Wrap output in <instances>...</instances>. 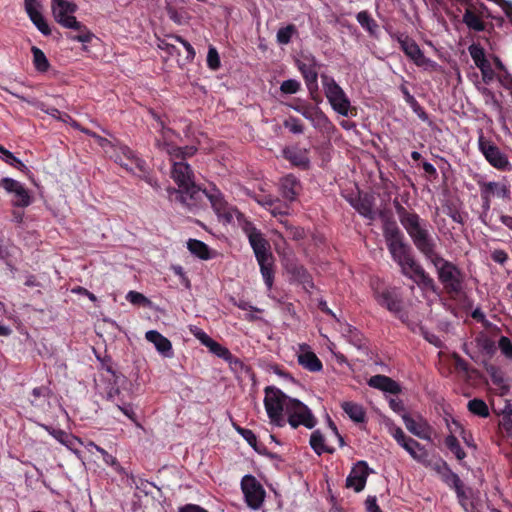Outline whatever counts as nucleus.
Masks as SVG:
<instances>
[{
	"label": "nucleus",
	"instance_id": "nucleus-1",
	"mask_svg": "<svg viewBox=\"0 0 512 512\" xmlns=\"http://www.w3.org/2000/svg\"><path fill=\"white\" fill-rule=\"evenodd\" d=\"M383 236L392 259L400 266L401 272L412 279L423 290H435V282L428 273L418 264L411 252V247L397 223L385 219L383 223Z\"/></svg>",
	"mask_w": 512,
	"mask_h": 512
},
{
	"label": "nucleus",
	"instance_id": "nucleus-2",
	"mask_svg": "<svg viewBox=\"0 0 512 512\" xmlns=\"http://www.w3.org/2000/svg\"><path fill=\"white\" fill-rule=\"evenodd\" d=\"M151 115L158 122L161 132V139L156 140V146L170 156L172 163L171 177L178 185V189L195 182L193 171L184 159L194 155L196 148L193 146L178 147L174 145L172 142V138L175 136L174 132L164 127L163 122L156 113L151 111Z\"/></svg>",
	"mask_w": 512,
	"mask_h": 512
},
{
	"label": "nucleus",
	"instance_id": "nucleus-3",
	"mask_svg": "<svg viewBox=\"0 0 512 512\" xmlns=\"http://www.w3.org/2000/svg\"><path fill=\"white\" fill-rule=\"evenodd\" d=\"M395 210L401 225L406 230L415 247L424 256L433 252L436 249V242L430 232V224L416 212L407 210L398 202H395Z\"/></svg>",
	"mask_w": 512,
	"mask_h": 512
},
{
	"label": "nucleus",
	"instance_id": "nucleus-4",
	"mask_svg": "<svg viewBox=\"0 0 512 512\" xmlns=\"http://www.w3.org/2000/svg\"><path fill=\"white\" fill-rule=\"evenodd\" d=\"M425 257L435 267L438 279L447 293L459 294L464 282L462 271L437 253L436 249Z\"/></svg>",
	"mask_w": 512,
	"mask_h": 512
},
{
	"label": "nucleus",
	"instance_id": "nucleus-5",
	"mask_svg": "<svg viewBox=\"0 0 512 512\" xmlns=\"http://www.w3.org/2000/svg\"><path fill=\"white\" fill-rule=\"evenodd\" d=\"M264 393L263 402L270 424L284 427L286 425L285 414L291 397L275 386L266 387Z\"/></svg>",
	"mask_w": 512,
	"mask_h": 512
},
{
	"label": "nucleus",
	"instance_id": "nucleus-6",
	"mask_svg": "<svg viewBox=\"0 0 512 512\" xmlns=\"http://www.w3.org/2000/svg\"><path fill=\"white\" fill-rule=\"evenodd\" d=\"M325 97L331 108L339 115L347 117L352 109L351 101L343 88L328 75H321Z\"/></svg>",
	"mask_w": 512,
	"mask_h": 512
},
{
	"label": "nucleus",
	"instance_id": "nucleus-7",
	"mask_svg": "<svg viewBox=\"0 0 512 512\" xmlns=\"http://www.w3.org/2000/svg\"><path fill=\"white\" fill-rule=\"evenodd\" d=\"M285 418L286 423H288L293 429H296L299 426L312 429L317 424V419L311 409L300 400L292 397L288 402Z\"/></svg>",
	"mask_w": 512,
	"mask_h": 512
},
{
	"label": "nucleus",
	"instance_id": "nucleus-8",
	"mask_svg": "<svg viewBox=\"0 0 512 512\" xmlns=\"http://www.w3.org/2000/svg\"><path fill=\"white\" fill-rule=\"evenodd\" d=\"M96 142L103 149L104 153L119 165L127 166V164H123V159L118 156V152H121L128 160L135 163L140 172L146 171V162L139 158L128 146L118 142H112L102 136H97Z\"/></svg>",
	"mask_w": 512,
	"mask_h": 512
},
{
	"label": "nucleus",
	"instance_id": "nucleus-9",
	"mask_svg": "<svg viewBox=\"0 0 512 512\" xmlns=\"http://www.w3.org/2000/svg\"><path fill=\"white\" fill-rule=\"evenodd\" d=\"M400 45L404 54L418 67L429 70H437L438 64L430 58H427L419 45L407 34L396 33L392 36Z\"/></svg>",
	"mask_w": 512,
	"mask_h": 512
},
{
	"label": "nucleus",
	"instance_id": "nucleus-10",
	"mask_svg": "<svg viewBox=\"0 0 512 512\" xmlns=\"http://www.w3.org/2000/svg\"><path fill=\"white\" fill-rule=\"evenodd\" d=\"M0 188L11 196V205L16 208H26L33 202L31 191L23 183L10 177L0 179Z\"/></svg>",
	"mask_w": 512,
	"mask_h": 512
},
{
	"label": "nucleus",
	"instance_id": "nucleus-11",
	"mask_svg": "<svg viewBox=\"0 0 512 512\" xmlns=\"http://www.w3.org/2000/svg\"><path fill=\"white\" fill-rule=\"evenodd\" d=\"M207 193V199L210 201L211 206L219 219H222L226 223H230L235 217L239 218V216H241L240 212L236 208L227 203L223 194L215 185H210Z\"/></svg>",
	"mask_w": 512,
	"mask_h": 512
},
{
	"label": "nucleus",
	"instance_id": "nucleus-12",
	"mask_svg": "<svg viewBox=\"0 0 512 512\" xmlns=\"http://www.w3.org/2000/svg\"><path fill=\"white\" fill-rule=\"evenodd\" d=\"M478 147L481 153L484 155L485 159L494 168L502 171H510L512 169V165L510 164L507 156L502 153L495 144L487 140L483 135L479 136Z\"/></svg>",
	"mask_w": 512,
	"mask_h": 512
},
{
	"label": "nucleus",
	"instance_id": "nucleus-13",
	"mask_svg": "<svg viewBox=\"0 0 512 512\" xmlns=\"http://www.w3.org/2000/svg\"><path fill=\"white\" fill-rule=\"evenodd\" d=\"M241 489L245 502L252 510H258L263 505L265 490L252 475H245L241 480Z\"/></svg>",
	"mask_w": 512,
	"mask_h": 512
},
{
	"label": "nucleus",
	"instance_id": "nucleus-14",
	"mask_svg": "<svg viewBox=\"0 0 512 512\" xmlns=\"http://www.w3.org/2000/svg\"><path fill=\"white\" fill-rule=\"evenodd\" d=\"M207 192L208 188L201 189L195 182L180 189H173V193L176 194V199L191 211L201 206L204 198H207Z\"/></svg>",
	"mask_w": 512,
	"mask_h": 512
},
{
	"label": "nucleus",
	"instance_id": "nucleus-15",
	"mask_svg": "<svg viewBox=\"0 0 512 512\" xmlns=\"http://www.w3.org/2000/svg\"><path fill=\"white\" fill-rule=\"evenodd\" d=\"M243 229L248 237L257 261L273 257L269 243L260 230L250 222H247Z\"/></svg>",
	"mask_w": 512,
	"mask_h": 512
},
{
	"label": "nucleus",
	"instance_id": "nucleus-16",
	"mask_svg": "<svg viewBox=\"0 0 512 512\" xmlns=\"http://www.w3.org/2000/svg\"><path fill=\"white\" fill-rule=\"evenodd\" d=\"M51 9L55 21L64 28L71 26L76 21L74 13L77 11V5L68 0H51Z\"/></svg>",
	"mask_w": 512,
	"mask_h": 512
},
{
	"label": "nucleus",
	"instance_id": "nucleus-17",
	"mask_svg": "<svg viewBox=\"0 0 512 512\" xmlns=\"http://www.w3.org/2000/svg\"><path fill=\"white\" fill-rule=\"evenodd\" d=\"M373 296L379 305L392 313H399L402 309L401 297L394 288L373 287Z\"/></svg>",
	"mask_w": 512,
	"mask_h": 512
},
{
	"label": "nucleus",
	"instance_id": "nucleus-18",
	"mask_svg": "<svg viewBox=\"0 0 512 512\" xmlns=\"http://www.w3.org/2000/svg\"><path fill=\"white\" fill-rule=\"evenodd\" d=\"M373 470L369 468L366 461L360 460L354 464L346 478V486L355 492H361L366 485L367 478Z\"/></svg>",
	"mask_w": 512,
	"mask_h": 512
},
{
	"label": "nucleus",
	"instance_id": "nucleus-19",
	"mask_svg": "<svg viewBox=\"0 0 512 512\" xmlns=\"http://www.w3.org/2000/svg\"><path fill=\"white\" fill-rule=\"evenodd\" d=\"M296 357L298 364L309 372H320L323 369V364L317 355L313 352L310 345L302 343L298 345L296 350Z\"/></svg>",
	"mask_w": 512,
	"mask_h": 512
},
{
	"label": "nucleus",
	"instance_id": "nucleus-20",
	"mask_svg": "<svg viewBox=\"0 0 512 512\" xmlns=\"http://www.w3.org/2000/svg\"><path fill=\"white\" fill-rule=\"evenodd\" d=\"M297 67L301 72L307 88L312 91L318 88L317 61L313 56H304L296 61Z\"/></svg>",
	"mask_w": 512,
	"mask_h": 512
},
{
	"label": "nucleus",
	"instance_id": "nucleus-21",
	"mask_svg": "<svg viewBox=\"0 0 512 512\" xmlns=\"http://www.w3.org/2000/svg\"><path fill=\"white\" fill-rule=\"evenodd\" d=\"M402 420L407 430L416 437L423 440H431L432 429L428 422L422 417L413 418L408 413L402 414Z\"/></svg>",
	"mask_w": 512,
	"mask_h": 512
},
{
	"label": "nucleus",
	"instance_id": "nucleus-22",
	"mask_svg": "<svg viewBox=\"0 0 512 512\" xmlns=\"http://www.w3.org/2000/svg\"><path fill=\"white\" fill-rule=\"evenodd\" d=\"M24 8L32 23L43 35H50L51 29L41 12V5L37 0H24Z\"/></svg>",
	"mask_w": 512,
	"mask_h": 512
},
{
	"label": "nucleus",
	"instance_id": "nucleus-23",
	"mask_svg": "<svg viewBox=\"0 0 512 512\" xmlns=\"http://www.w3.org/2000/svg\"><path fill=\"white\" fill-rule=\"evenodd\" d=\"M301 191V183L296 176L288 174L279 181V192L283 199L289 203L294 202Z\"/></svg>",
	"mask_w": 512,
	"mask_h": 512
},
{
	"label": "nucleus",
	"instance_id": "nucleus-24",
	"mask_svg": "<svg viewBox=\"0 0 512 512\" xmlns=\"http://www.w3.org/2000/svg\"><path fill=\"white\" fill-rule=\"evenodd\" d=\"M147 341L152 343L155 349L165 358H172L173 348L171 341L156 330H149L145 334Z\"/></svg>",
	"mask_w": 512,
	"mask_h": 512
},
{
	"label": "nucleus",
	"instance_id": "nucleus-25",
	"mask_svg": "<svg viewBox=\"0 0 512 512\" xmlns=\"http://www.w3.org/2000/svg\"><path fill=\"white\" fill-rule=\"evenodd\" d=\"M43 428L59 443L72 451L77 457H80V451L75 448L76 443L83 444V441L80 438L69 434L62 429H54L47 425H43Z\"/></svg>",
	"mask_w": 512,
	"mask_h": 512
},
{
	"label": "nucleus",
	"instance_id": "nucleus-26",
	"mask_svg": "<svg viewBox=\"0 0 512 512\" xmlns=\"http://www.w3.org/2000/svg\"><path fill=\"white\" fill-rule=\"evenodd\" d=\"M368 385L385 393L397 395L401 392L398 382L385 375H375L368 380Z\"/></svg>",
	"mask_w": 512,
	"mask_h": 512
},
{
	"label": "nucleus",
	"instance_id": "nucleus-27",
	"mask_svg": "<svg viewBox=\"0 0 512 512\" xmlns=\"http://www.w3.org/2000/svg\"><path fill=\"white\" fill-rule=\"evenodd\" d=\"M478 185L480 188V191H483L484 194H488L490 196H497L502 199H509L510 198V186L505 182H485V181H478Z\"/></svg>",
	"mask_w": 512,
	"mask_h": 512
},
{
	"label": "nucleus",
	"instance_id": "nucleus-28",
	"mask_svg": "<svg viewBox=\"0 0 512 512\" xmlns=\"http://www.w3.org/2000/svg\"><path fill=\"white\" fill-rule=\"evenodd\" d=\"M97 452H99L102 456V459L104 461V463L108 466H111L113 467V469L115 470V472H117L118 474L120 475H123V476H126L128 478V484L130 486L132 485H135L137 486V483H136V477L133 475V474H129L126 469L124 467L121 466V464L118 462V460L116 459V457H114L113 455L109 454L105 449L103 448H97Z\"/></svg>",
	"mask_w": 512,
	"mask_h": 512
},
{
	"label": "nucleus",
	"instance_id": "nucleus-29",
	"mask_svg": "<svg viewBox=\"0 0 512 512\" xmlns=\"http://www.w3.org/2000/svg\"><path fill=\"white\" fill-rule=\"evenodd\" d=\"M66 29L77 31V34H67V39L71 41H76L85 44L90 43L95 37L92 31L86 25H84L82 22L78 20L73 21L71 26L67 27Z\"/></svg>",
	"mask_w": 512,
	"mask_h": 512
},
{
	"label": "nucleus",
	"instance_id": "nucleus-30",
	"mask_svg": "<svg viewBox=\"0 0 512 512\" xmlns=\"http://www.w3.org/2000/svg\"><path fill=\"white\" fill-rule=\"evenodd\" d=\"M441 469L443 470L442 477L444 482L455 489L458 497L464 496V492L462 489L463 485L459 476L456 473L452 472L445 462H443L439 467V472L441 471Z\"/></svg>",
	"mask_w": 512,
	"mask_h": 512
},
{
	"label": "nucleus",
	"instance_id": "nucleus-31",
	"mask_svg": "<svg viewBox=\"0 0 512 512\" xmlns=\"http://www.w3.org/2000/svg\"><path fill=\"white\" fill-rule=\"evenodd\" d=\"M341 408L347 416L356 423H362L366 419V412L361 404L352 401H344L341 404Z\"/></svg>",
	"mask_w": 512,
	"mask_h": 512
},
{
	"label": "nucleus",
	"instance_id": "nucleus-32",
	"mask_svg": "<svg viewBox=\"0 0 512 512\" xmlns=\"http://www.w3.org/2000/svg\"><path fill=\"white\" fill-rule=\"evenodd\" d=\"M406 452L417 462L422 463L424 465L429 464V453L425 449L423 445H421L416 440L412 439V441H408V447H406Z\"/></svg>",
	"mask_w": 512,
	"mask_h": 512
},
{
	"label": "nucleus",
	"instance_id": "nucleus-33",
	"mask_svg": "<svg viewBox=\"0 0 512 512\" xmlns=\"http://www.w3.org/2000/svg\"><path fill=\"white\" fill-rule=\"evenodd\" d=\"M340 332L353 346L360 349L364 345L363 335L352 325L348 323H341Z\"/></svg>",
	"mask_w": 512,
	"mask_h": 512
},
{
	"label": "nucleus",
	"instance_id": "nucleus-34",
	"mask_svg": "<svg viewBox=\"0 0 512 512\" xmlns=\"http://www.w3.org/2000/svg\"><path fill=\"white\" fill-rule=\"evenodd\" d=\"M309 442L313 451L319 456L324 453H334V448L326 444L325 437L319 430L312 432Z\"/></svg>",
	"mask_w": 512,
	"mask_h": 512
},
{
	"label": "nucleus",
	"instance_id": "nucleus-35",
	"mask_svg": "<svg viewBox=\"0 0 512 512\" xmlns=\"http://www.w3.org/2000/svg\"><path fill=\"white\" fill-rule=\"evenodd\" d=\"M187 248L191 254L202 260H208L211 258L209 247L200 240L189 239L187 242Z\"/></svg>",
	"mask_w": 512,
	"mask_h": 512
},
{
	"label": "nucleus",
	"instance_id": "nucleus-36",
	"mask_svg": "<svg viewBox=\"0 0 512 512\" xmlns=\"http://www.w3.org/2000/svg\"><path fill=\"white\" fill-rule=\"evenodd\" d=\"M266 287L270 290L274 282L273 257L257 261Z\"/></svg>",
	"mask_w": 512,
	"mask_h": 512
},
{
	"label": "nucleus",
	"instance_id": "nucleus-37",
	"mask_svg": "<svg viewBox=\"0 0 512 512\" xmlns=\"http://www.w3.org/2000/svg\"><path fill=\"white\" fill-rule=\"evenodd\" d=\"M207 348L211 353L225 360L229 364L239 363V360L229 351L228 348L216 342L215 340Z\"/></svg>",
	"mask_w": 512,
	"mask_h": 512
},
{
	"label": "nucleus",
	"instance_id": "nucleus-38",
	"mask_svg": "<svg viewBox=\"0 0 512 512\" xmlns=\"http://www.w3.org/2000/svg\"><path fill=\"white\" fill-rule=\"evenodd\" d=\"M358 23L363 29H365L370 35L375 36L378 32L379 26L377 22L371 17L369 12L360 11L356 15Z\"/></svg>",
	"mask_w": 512,
	"mask_h": 512
},
{
	"label": "nucleus",
	"instance_id": "nucleus-39",
	"mask_svg": "<svg viewBox=\"0 0 512 512\" xmlns=\"http://www.w3.org/2000/svg\"><path fill=\"white\" fill-rule=\"evenodd\" d=\"M351 204L363 217L370 220L375 218L372 202L367 198H359L355 202H351Z\"/></svg>",
	"mask_w": 512,
	"mask_h": 512
},
{
	"label": "nucleus",
	"instance_id": "nucleus-40",
	"mask_svg": "<svg viewBox=\"0 0 512 512\" xmlns=\"http://www.w3.org/2000/svg\"><path fill=\"white\" fill-rule=\"evenodd\" d=\"M31 52L33 55V65L35 69L40 73L47 72L50 64L44 52L36 46L31 48Z\"/></svg>",
	"mask_w": 512,
	"mask_h": 512
},
{
	"label": "nucleus",
	"instance_id": "nucleus-41",
	"mask_svg": "<svg viewBox=\"0 0 512 512\" xmlns=\"http://www.w3.org/2000/svg\"><path fill=\"white\" fill-rule=\"evenodd\" d=\"M307 120H309L316 129L326 130L331 126L328 117L317 108H314Z\"/></svg>",
	"mask_w": 512,
	"mask_h": 512
},
{
	"label": "nucleus",
	"instance_id": "nucleus-42",
	"mask_svg": "<svg viewBox=\"0 0 512 512\" xmlns=\"http://www.w3.org/2000/svg\"><path fill=\"white\" fill-rule=\"evenodd\" d=\"M463 22L466 24V26L469 29H472L474 31H483L485 28L484 22L482 19L473 11L466 10L463 15Z\"/></svg>",
	"mask_w": 512,
	"mask_h": 512
},
{
	"label": "nucleus",
	"instance_id": "nucleus-43",
	"mask_svg": "<svg viewBox=\"0 0 512 512\" xmlns=\"http://www.w3.org/2000/svg\"><path fill=\"white\" fill-rule=\"evenodd\" d=\"M468 410L479 417L486 418L490 415L487 404L482 399H472L467 404Z\"/></svg>",
	"mask_w": 512,
	"mask_h": 512
},
{
	"label": "nucleus",
	"instance_id": "nucleus-44",
	"mask_svg": "<svg viewBox=\"0 0 512 512\" xmlns=\"http://www.w3.org/2000/svg\"><path fill=\"white\" fill-rule=\"evenodd\" d=\"M268 211L275 217L286 216L290 212L289 202L276 199L274 202H268Z\"/></svg>",
	"mask_w": 512,
	"mask_h": 512
},
{
	"label": "nucleus",
	"instance_id": "nucleus-45",
	"mask_svg": "<svg viewBox=\"0 0 512 512\" xmlns=\"http://www.w3.org/2000/svg\"><path fill=\"white\" fill-rule=\"evenodd\" d=\"M297 34V28L293 24H289L285 27L280 28L277 31L276 39L280 45H287L290 43L292 37Z\"/></svg>",
	"mask_w": 512,
	"mask_h": 512
},
{
	"label": "nucleus",
	"instance_id": "nucleus-46",
	"mask_svg": "<svg viewBox=\"0 0 512 512\" xmlns=\"http://www.w3.org/2000/svg\"><path fill=\"white\" fill-rule=\"evenodd\" d=\"M446 447L455 455L458 460H463L466 457L465 451L460 446L459 441L454 435H448L445 439Z\"/></svg>",
	"mask_w": 512,
	"mask_h": 512
},
{
	"label": "nucleus",
	"instance_id": "nucleus-47",
	"mask_svg": "<svg viewBox=\"0 0 512 512\" xmlns=\"http://www.w3.org/2000/svg\"><path fill=\"white\" fill-rule=\"evenodd\" d=\"M469 53L477 67L485 66V63H488V60L485 57L484 49L480 45H470Z\"/></svg>",
	"mask_w": 512,
	"mask_h": 512
},
{
	"label": "nucleus",
	"instance_id": "nucleus-48",
	"mask_svg": "<svg viewBox=\"0 0 512 512\" xmlns=\"http://www.w3.org/2000/svg\"><path fill=\"white\" fill-rule=\"evenodd\" d=\"M285 154L287 159H289L293 164L297 166L307 167L309 164L308 157L302 151H286Z\"/></svg>",
	"mask_w": 512,
	"mask_h": 512
},
{
	"label": "nucleus",
	"instance_id": "nucleus-49",
	"mask_svg": "<svg viewBox=\"0 0 512 512\" xmlns=\"http://www.w3.org/2000/svg\"><path fill=\"white\" fill-rule=\"evenodd\" d=\"M189 331L205 347H208L214 341L204 330L195 325H191Z\"/></svg>",
	"mask_w": 512,
	"mask_h": 512
},
{
	"label": "nucleus",
	"instance_id": "nucleus-50",
	"mask_svg": "<svg viewBox=\"0 0 512 512\" xmlns=\"http://www.w3.org/2000/svg\"><path fill=\"white\" fill-rule=\"evenodd\" d=\"M189 331L205 347H208L214 341L204 330L195 325H191Z\"/></svg>",
	"mask_w": 512,
	"mask_h": 512
},
{
	"label": "nucleus",
	"instance_id": "nucleus-51",
	"mask_svg": "<svg viewBox=\"0 0 512 512\" xmlns=\"http://www.w3.org/2000/svg\"><path fill=\"white\" fill-rule=\"evenodd\" d=\"M189 331L205 347H208L214 341L204 330L195 325H191Z\"/></svg>",
	"mask_w": 512,
	"mask_h": 512
},
{
	"label": "nucleus",
	"instance_id": "nucleus-52",
	"mask_svg": "<svg viewBox=\"0 0 512 512\" xmlns=\"http://www.w3.org/2000/svg\"><path fill=\"white\" fill-rule=\"evenodd\" d=\"M2 154L4 156L3 159L7 164L17 168L18 170H20L22 172L28 171L27 166L20 159L15 157L14 154L12 152H10L9 150L5 149V151Z\"/></svg>",
	"mask_w": 512,
	"mask_h": 512
},
{
	"label": "nucleus",
	"instance_id": "nucleus-53",
	"mask_svg": "<svg viewBox=\"0 0 512 512\" xmlns=\"http://www.w3.org/2000/svg\"><path fill=\"white\" fill-rule=\"evenodd\" d=\"M284 127L288 129L293 134H302L304 132V127L301 121L296 117H288L284 123Z\"/></svg>",
	"mask_w": 512,
	"mask_h": 512
},
{
	"label": "nucleus",
	"instance_id": "nucleus-54",
	"mask_svg": "<svg viewBox=\"0 0 512 512\" xmlns=\"http://www.w3.org/2000/svg\"><path fill=\"white\" fill-rule=\"evenodd\" d=\"M301 88V83L296 79H288L281 83L280 91L283 94H296Z\"/></svg>",
	"mask_w": 512,
	"mask_h": 512
},
{
	"label": "nucleus",
	"instance_id": "nucleus-55",
	"mask_svg": "<svg viewBox=\"0 0 512 512\" xmlns=\"http://www.w3.org/2000/svg\"><path fill=\"white\" fill-rule=\"evenodd\" d=\"M168 40H170L168 37L167 39H158L157 47L166 52L169 56H179L180 52L177 47Z\"/></svg>",
	"mask_w": 512,
	"mask_h": 512
},
{
	"label": "nucleus",
	"instance_id": "nucleus-56",
	"mask_svg": "<svg viewBox=\"0 0 512 512\" xmlns=\"http://www.w3.org/2000/svg\"><path fill=\"white\" fill-rule=\"evenodd\" d=\"M477 346L486 352L487 354H493L495 351V344L494 342L487 337L486 335H481L477 337L476 339Z\"/></svg>",
	"mask_w": 512,
	"mask_h": 512
},
{
	"label": "nucleus",
	"instance_id": "nucleus-57",
	"mask_svg": "<svg viewBox=\"0 0 512 512\" xmlns=\"http://www.w3.org/2000/svg\"><path fill=\"white\" fill-rule=\"evenodd\" d=\"M207 65L212 70L220 67V57L215 47L210 46L207 53Z\"/></svg>",
	"mask_w": 512,
	"mask_h": 512
},
{
	"label": "nucleus",
	"instance_id": "nucleus-58",
	"mask_svg": "<svg viewBox=\"0 0 512 512\" xmlns=\"http://www.w3.org/2000/svg\"><path fill=\"white\" fill-rule=\"evenodd\" d=\"M498 347L501 353L508 359H512V342L506 336H501L498 341Z\"/></svg>",
	"mask_w": 512,
	"mask_h": 512
},
{
	"label": "nucleus",
	"instance_id": "nucleus-59",
	"mask_svg": "<svg viewBox=\"0 0 512 512\" xmlns=\"http://www.w3.org/2000/svg\"><path fill=\"white\" fill-rule=\"evenodd\" d=\"M126 300L134 305H143L148 302V299L137 291H129L126 295Z\"/></svg>",
	"mask_w": 512,
	"mask_h": 512
},
{
	"label": "nucleus",
	"instance_id": "nucleus-60",
	"mask_svg": "<svg viewBox=\"0 0 512 512\" xmlns=\"http://www.w3.org/2000/svg\"><path fill=\"white\" fill-rule=\"evenodd\" d=\"M168 38L169 39H174L175 41H177V42H179V43H181L183 45V47L187 51V58L193 59L195 57V50H194V48L192 47V45L188 41L183 39L181 36L169 35Z\"/></svg>",
	"mask_w": 512,
	"mask_h": 512
},
{
	"label": "nucleus",
	"instance_id": "nucleus-61",
	"mask_svg": "<svg viewBox=\"0 0 512 512\" xmlns=\"http://www.w3.org/2000/svg\"><path fill=\"white\" fill-rule=\"evenodd\" d=\"M239 434L248 442V444L252 447H255L257 444V437L254 432L250 429L246 428H238Z\"/></svg>",
	"mask_w": 512,
	"mask_h": 512
},
{
	"label": "nucleus",
	"instance_id": "nucleus-62",
	"mask_svg": "<svg viewBox=\"0 0 512 512\" xmlns=\"http://www.w3.org/2000/svg\"><path fill=\"white\" fill-rule=\"evenodd\" d=\"M41 110L47 113L48 115L52 116L53 118L59 119L64 122H66L67 119H70L69 115L61 113L58 109L54 107L44 108V105L42 104Z\"/></svg>",
	"mask_w": 512,
	"mask_h": 512
},
{
	"label": "nucleus",
	"instance_id": "nucleus-63",
	"mask_svg": "<svg viewBox=\"0 0 512 512\" xmlns=\"http://www.w3.org/2000/svg\"><path fill=\"white\" fill-rule=\"evenodd\" d=\"M421 332L425 340H427L430 344L438 348L442 347V341L437 335L423 328L421 329Z\"/></svg>",
	"mask_w": 512,
	"mask_h": 512
},
{
	"label": "nucleus",
	"instance_id": "nucleus-64",
	"mask_svg": "<svg viewBox=\"0 0 512 512\" xmlns=\"http://www.w3.org/2000/svg\"><path fill=\"white\" fill-rule=\"evenodd\" d=\"M365 507L367 512H382L379 505L377 504V498L375 496H368L365 501Z\"/></svg>",
	"mask_w": 512,
	"mask_h": 512
}]
</instances>
